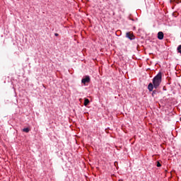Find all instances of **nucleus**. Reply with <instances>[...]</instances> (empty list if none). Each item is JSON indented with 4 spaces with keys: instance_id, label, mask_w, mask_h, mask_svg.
I'll list each match as a JSON object with an SVG mask.
<instances>
[{
    "instance_id": "obj_5",
    "label": "nucleus",
    "mask_w": 181,
    "mask_h": 181,
    "mask_svg": "<svg viewBox=\"0 0 181 181\" xmlns=\"http://www.w3.org/2000/svg\"><path fill=\"white\" fill-rule=\"evenodd\" d=\"M90 104V100L88 98L84 99V105L85 107H87Z\"/></svg>"
},
{
    "instance_id": "obj_9",
    "label": "nucleus",
    "mask_w": 181,
    "mask_h": 181,
    "mask_svg": "<svg viewBox=\"0 0 181 181\" xmlns=\"http://www.w3.org/2000/svg\"><path fill=\"white\" fill-rule=\"evenodd\" d=\"M54 36H59V34L54 33Z\"/></svg>"
},
{
    "instance_id": "obj_2",
    "label": "nucleus",
    "mask_w": 181,
    "mask_h": 181,
    "mask_svg": "<svg viewBox=\"0 0 181 181\" xmlns=\"http://www.w3.org/2000/svg\"><path fill=\"white\" fill-rule=\"evenodd\" d=\"M90 81H91V78H90V76H86L81 80V83H82V84H84V86H86V84L90 83Z\"/></svg>"
},
{
    "instance_id": "obj_7",
    "label": "nucleus",
    "mask_w": 181,
    "mask_h": 181,
    "mask_svg": "<svg viewBox=\"0 0 181 181\" xmlns=\"http://www.w3.org/2000/svg\"><path fill=\"white\" fill-rule=\"evenodd\" d=\"M177 52H178V53H180V54H181V45H179V46L177 47Z\"/></svg>"
},
{
    "instance_id": "obj_4",
    "label": "nucleus",
    "mask_w": 181,
    "mask_h": 181,
    "mask_svg": "<svg viewBox=\"0 0 181 181\" xmlns=\"http://www.w3.org/2000/svg\"><path fill=\"white\" fill-rule=\"evenodd\" d=\"M164 35L162 31L158 33V39L159 40H163Z\"/></svg>"
},
{
    "instance_id": "obj_8",
    "label": "nucleus",
    "mask_w": 181,
    "mask_h": 181,
    "mask_svg": "<svg viewBox=\"0 0 181 181\" xmlns=\"http://www.w3.org/2000/svg\"><path fill=\"white\" fill-rule=\"evenodd\" d=\"M160 166H162V165L160 164V163L159 161L157 162V168H160Z\"/></svg>"
},
{
    "instance_id": "obj_1",
    "label": "nucleus",
    "mask_w": 181,
    "mask_h": 181,
    "mask_svg": "<svg viewBox=\"0 0 181 181\" xmlns=\"http://www.w3.org/2000/svg\"><path fill=\"white\" fill-rule=\"evenodd\" d=\"M162 83V72L158 74L153 78V83H150L148 86V91H153V88H158Z\"/></svg>"
},
{
    "instance_id": "obj_3",
    "label": "nucleus",
    "mask_w": 181,
    "mask_h": 181,
    "mask_svg": "<svg viewBox=\"0 0 181 181\" xmlns=\"http://www.w3.org/2000/svg\"><path fill=\"white\" fill-rule=\"evenodd\" d=\"M126 37H127L130 40H134V39H135V37H134V34H131V33H127Z\"/></svg>"
},
{
    "instance_id": "obj_6",
    "label": "nucleus",
    "mask_w": 181,
    "mask_h": 181,
    "mask_svg": "<svg viewBox=\"0 0 181 181\" xmlns=\"http://www.w3.org/2000/svg\"><path fill=\"white\" fill-rule=\"evenodd\" d=\"M30 131V129L28 127L23 129V132H26V134H28Z\"/></svg>"
}]
</instances>
